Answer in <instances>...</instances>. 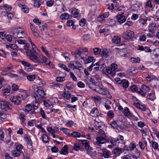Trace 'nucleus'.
Segmentation results:
<instances>
[{
  "label": "nucleus",
  "mask_w": 159,
  "mask_h": 159,
  "mask_svg": "<svg viewBox=\"0 0 159 159\" xmlns=\"http://www.w3.org/2000/svg\"><path fill=\"white\" fill-rule=\"evenodd\" d=\"M94 78V76H92L87 80L86 85L90 88L104 97H108L110 95L109 92L106 89L102 88L99 85H97Z\"/></svg>",
  "instance_id": "f257e3e1"
},
{
  "label": "nucleus",
  "mask_w": 159,
  "mask_h": 159,
  "mask_svg": "<svg viewBox=\"0 0 159 159\" xmlns=\"http://www.w3.org/2000/svg\"><path fill=\"white\" fill-rule=\"evenodd\" d=\"M32 48L30 51L26 52L27 54L30 57V59L34 62H40L41 58L36 55L39 50L37 48L35 45L32 46Z\"/></svg>",
  "instance_id": "f03ea898"
},
{
  "label": "nucleus",
  "mask_w": 159,
  "mask_h": 159,
  "mask_svg": "<svg viewBox=\"0 0 159 159\" xmlns=\"http://www.w3.org/2000/svg\"><path fill=\"white\" fill-rule=\"evenodd\" d=\"M21 93L16 97H11L10 98L11 101L15 104L17 105H20L21 103V100H24L27 97L26 93L25 90L20 89Z\"/></svg>",
  "instance_id": "7ed1b4c3"
},
{
  "label": "nucleus",
  "mask_w": 159,
  "mask_h": 159,
  "mask_svg": "<svg viewBox=\"0 0 159 159\" xmlns=\"http://www.w3.org/2000/svg\"><path fill=\"white\" fill-rule=\"evenodd\" d=\"M100 136L96 137V143L97 145L101 146L102 144L106 143L109 142L107 139V137L105 134V132L102 129L99 130L98 132Z\"/></svg>",
  "instance_id": "20e7f679"
},
{
  "label": "nucleus",
  "mask_w": 159,
  "mask_h": 159,
  "mask_svg": "<svg viewBox=\"0 0 159 159\" xmlns=\"http://www.w3.org/2000/svg\"><path fill=\"white\" fill-rule=\"evenodd\" d=\"M135 36L134 33L133 31L128 30L123 34L122 37L127 42L133 40Z\"/></svg>",
  "instance_id": "39448f33"
},
{
  "label": "nucleus",
  "mask_w": 159,
  "mask_h": 159,
  "mask_svg": "<svg viewBox=\"0 0 159 159\" xmlns=\"http://www.w3.org/2000/svg\"><path fill=\"white\" fill-rule=\"evenodd\" d=\"M45 95L44 91L40 89H38L36 93L34 95V97L35 99V102L36 103H38L42 98H44V96Z\"/></svg>",
  "instance_id": "423d86ee"
},
{
  "label": "nucleus",
  "mask_w": 159,
  "mask_h": 159,
  "mask_svg": "<svg viewBox=\"0 0 159 159\" xmlns=\"http://www.w3.org/2000/svg\"><path fill=\"white\" fill-rule=\"evenodd\" d=\"M110 124L111 126L114 129H120L121 130L124 129L122 123L120 120L114 121L110 123Z\"/></svg>",
  "instance_id": "0eeeda50"
},
{
  "label": "nucleus",
  "mask_w": 159,
  "mask_h": 159,
  "mask_svg": "<svg viewBox=\"0 0 159 159\" xmlns=\"http://www.w3.org/2000/svg\"><path fill=\"white\" fill-rule=\"evenodd\" d=\"M0 106L2 110L7 111V110H11L12 107L8 102L6 101H2L0 103Z\"/></svg>",
  "instance_id": "6e6552de"
},
{
  "label": "nucleus",
  "mask_w": 159,
  "mask_h": 159,
  "mask_svg": "<svg viewBox=\"0 0 159 159\" xmlns=\"http://www.w3.org/2000/svg\"><path fill=\"white\" fill-rule=\"evenodd\" d=\"M74 55H75V57L76 59L81 58L83 60H84L86 57V55L83 53L81 51V48L79 49L74 52Z\"/></svg>",
  "instance_id": "1a4fd4ad"
},
{
  "label": "nucleus",
  "mask_w": 159,
  "mask_h": 159,
  "mask_svg": "<svg viewBox=\"0 0 159 159\" xmlns=\"http://www.w3.org/2000/svg\"><path fill=\"white\" fill-rule=\"evenodd\" d=\"M150 90L149 87L146 85H143L142 87V89H139V91H138V93L141 95L143 97H145L146 96V93L148 92Z\"/></svg>",
  "instance_id": "9d476101"
},
{
  "label": "nucleus",
  "mask_w": 159,
  "mask_h": 159,
  "mask_svg": "<svg viewBox=\"0 0 159 159\" xmlns=\"http://www.w3.org/2000/svg\"><path fill=\"white\" fill-rule=\"evenodd\" d=\"M81 143L87 151L89 152L91 151L92 148L90 146L89 143L88 141L86 140H81Z\"/></svg>",
  "instance_id": "9b49d317"
},
{
  "label": "nucleus",
  "mask_w": 159,
  "mask_h": 159,
  "mask_svg": "<svg viewBox=\"0 0 159 159\" xmlns=\"http://www.w3.org/2000/svg\"><path fill=\"white\" fill-rule=\"evenodd\" d=\"M102 151L103 156L105 158H108L111 157V153L106 148H103Z\"/></svg>",
  "instance_id": "f8f14e48"
},
{
  "label": "nucleus",
  "mask_w": 159,
  "mask_h": 159,
  "mask_svg": "<svg viewBox=\"0 0 159 159\" xmlns=\"http://www.w3.org/2000/svg\"><path fill=\"white\" fill-rule=\"evenodd\" d=\"M124 13L118 15L116 16V18L118 20V21L120 24H122L126 20V18L123 15Z\"/></svg>",
  "instance_id": "ddd939ff"
},
{
  "label": "nucleus",
  "mask_w": 159,
  "mask_h": 159,
  "mask_svg": "<svg viewBox=\"0 0 159 159\" xmlns=\"http://www.w3.org/2000/svg\"><path fill=\"white\" fill-rule=\"evenodd\" d=\"M123 152H124V151H122V148H119L114 149L112 151L113 154L116 157L119 156L120 154Z\"/></svg>",
  "instance_id": "4468645a"
},
{
  "label": "nucleus",
  "mask_w": 159,
  "mask_h": 159,
  "mask_svg": "<svg viewBox=\"0 0 159 159\" xmlns=\"http://www.w3.org/2000/svg\"><path fill=\"white\" fill-rule=\"evenodd\" d=\"M25 76L27 77V79L30 81H33L35 78V75H28L24 71H21V72Z\"/></svg>",
  "instance_id": "2eb2a0df"
},
{
  "label": "nucleus",
  "mask_w": 159,
  "mask_h": 159,
  "mask_svg": "<svg viewBox=\"0 0 159 159\" xmlns=\"http://www.w3.org/2000/svg\"><path fill=\"white\" fill-rule=\"evenodd\" d=\"M38 57H39L41 58V61L40 62H35V63H38V64H41L42 63L44 65H47L48 62H49V61L48 59L45 57L44 56H38Z\"/></svg>",
  "instance_id": "dca6fc26"
},
{
  "label": "nucleus",
  "mask_w": 159,
  "mask_h": 159,
  "mask_svg": "<svg viewBox=\"0 0 159 159\" xmlns=\"http://www.w3.org/2000/svg\"><path fill=\"white\" fill-rule=\"evenodd\" d=\"M115 50L118 52L119 55L121 56L125 57L126 55V50L125 48L120 49L119 48H116Z\"/></svg>",
  "instance_id": "f3484780"
},
{
  "label": "nucleus",
  "mask_w": 159,
  "mask_h": 159,
  "mask_svg": "<svg viewBox=\"0 0 159 159\" xmlns=\"http://www.w3.org/2000/svg\"><path fill=\"white\" fill-rule=\"evenodd\" d=\"M18 6L23 12L25 13H27L29 12V8L26 5L20 4Z\"/></svg>",
  "instance_id": "a211bd4d"
},
{
  "label": "nucleus",
  "mask_w": 159,
  "mask_h": 159,
  "mask_svg": "<svg viewBox=\"0 0 159 159\" xmlns=\"http://www.w3.org/2000/svg\"><path fill=\"white\" fill-rule=\"evenodd\" d=\"M156 24L155 23L150 24L148 27L149 32L152 33H154L156 29Z\"/></svg>",
  "instance_id": "6ab92c4d"
},
{
  "label": "nucleus",
  "mask_w": 159,
  "mask_h": 159,
  "mask_svg": "<svg viewBox=\"0 0 159 159\" xmlns=\"http://www.w3.org/2000/svg\"><path fill=\"white\" fill-rule=\"evenodd\" d=\"M109 141L113 146H116L117 144L120 143L119 139L118 138H111L109 139Z\"/></svg>",
  "instance_id": "aec40b11"
},
{
  "label": "nucleus",
  "mask_w": 159,
  "mask_h": 159,
  "mask_svg": "<svg viewBox=\"0 0 159 159\" xmlns=\"http://www.w3.org/2000/svg\"><path fill=\"white\" fill-rule=\"evenodd\" d=\"M106 71L109 74L111 75L112 76H114L115 74V71L112 68L110 67H107L105 69Z\"/></svg>",
  "instance_id": "412c9836"
},
{
  "label": "nucleus",
  "mask_w": 159,
  "mask_h": 159,
  "mask_svg": "<svg viewBox=\"0 0 159 159\" xmlns=\"http://www.w3.org/2000/svg\"><path fill=\"white\" fill-rule=\"evenodd\" d=\"M68 147L67 145H65L62 148L60 152V153L61 154L66 155L68 153Z\"/></svg>",
  "instance_id": "4be33fe9"
},
{
  "label": "nucleus",
  "mask_w": 159,
  "mask_h": 159,
  "mask_svg": "<svg viewBox=\"0 0 159 159\" xmlns=\"http://www.w3.org/2000/svg\"><path fill=\"white\" fill-rule=\"evenodd\" d=\"M44 2V0H34V5L36 7H39Z\"/></svg>",
  "instance_id": "5701e85b"
},
{
  "label": "nucleus",
  "mask_w": 159,
  "mask_h": 159,
  "mask_svg": "<svg viewBox=\"0 0 159 159\" xmlns=\"http://www.w3.org/2000/svg\"><path fill=\"white\" fill-rule=\"evenodd\" d=\"M79 12L78 10L75 8H72L71 12V15L72 16L76 18L78 16Z\"/></svg>",
  "instance_id": "b1692460"
},
{
  "label": "nucleus",
  "mask_w": 159,
  "mask_h": 159,
  "mask_svg": "<svg viewBox=\"0 0 159 159\" xmlns=\"http://www.w3.org/2000/svg\"><path fill=\"white\" fill-rule=\"evenodd\" d=\"M135 153L131 155L132 158L135 159H138L140 155V151L137 149H136L134 151Z\"/></svg>",
  "instance_id": "393cba45"
},
{
  "label": "nucleus",
  "mask_w": 159,
  "mask_h": 159,
  "mask_svg": "<svg viewBox=\"0 0 159 159\" xmlns=\"http://www.w3.org/2000/svg\"><path fill=\"white\" fill-rule=\"evenodd\" d=\"M90 114L94 115L93 116H98L99 114V111L98 109L96 107H94L90 111Z\"/></svg>",
  "instance_id": "a878e982"
},
{
  "label": "nucleus",
  "mask_w": 159,
  "mask_h": 159,
  "mask_svg": "<svg viewBox=\"0 0 159 159\" xmlns=\"http://www.w3.org/2000/svg\"><path fill=\"white\" fill-rule=\"evenodd\" d=\"M62 96L64 98L66 99L67 100H69L70 98L71 94L70 92L68 91H65L62 94Z\"/></svg>",
  "instance_id": "bb28decb"
},
{
  "label": "nucleus",
  "mask_w": 159,
  "mask_h": 159,
  "mask_svg": "<svg viewBox=\"0 0 159 159\" xmlns=\"http://www.w3.org/2000/svg\"><path fill=\"white\" fill-rule=\"evenodd\" d=\"M109 51L108 50L106 49H103L101 53V56L104 57H107L109 56Z\"/></svg>",
  "instance_id": "cd10ccee"
},
{
  "label": "nucleus",
  "mask_w": 159,
  "mask_h": 159,
  "mask_svg": "<svg viewBox=\"0 0 159 159\" xmlns=\"http://www.w3.org/2000/svg\"><path fill=\"white\" fill-rule=\"evenodd\" d=\"M41 139L43 142L44 143H47L49 142L48 137L45 134H43L41 137Z\"/></svg>",
  "instance_id": "c85d7f7f"
},
{
  "label": "nucleus",
  "mask_w": 159,
  "mask_h": 159,
  "mask_svg": "<svg viewBox=\"0 0 159 159\" xmlns=\"http://www.w3.org/2000/svg\"><path fill=\"white\" fill-rule=\"evenodd\" d=\"M124 115L126 116H129L130 115V112L129 109L127 107H125L123 111Z\"/></svg>",
  "instance_id": "c756f323"
},
{
  "label": "nucleus",
  "mask_w": 159,
  "mask_h": 159,
  "mask_svg": "<svg viewBox=\"0 0 159 159\" xmlns=\"http://www.w3.org/2000/svg\"><path fill=\"white\" fill-rule=\"evenodd\" d=\"M120 38L117 36L114 37L112 39V41L113 43H118L120 42Z\"/></svg>",
  "instance_id": "7c9ffc66"
},
{
  "label": "nucleus",
  "mask_w": 159,
  "mask_h": 159,
  "mask_svg": "<svg viewBox=\"0 0 159 159\" xmlns=\"http://www.w3.org/2000/svg\"><path fill=\"white\" fill-rule=\"evenodd\" d=\"M94 60L93 57H89L87 59L84 60V63L85 64H87L92 62H93Z\"/></svg>",
  "instance_id": "2f4dec72"
},
{
  "label": "nucleus",
  "mask_w": 159,
  "mask_h": 159,
  "mask_svg": "<svg viewBox=\"0 0 159 159\" xmlns=\"http://www.w3.org/2000/svg\"><path fill=\"white\" fill-rule=\"evenodd\" d=\"M94 121V124L95 125L94 126L95 129L97 130L98 129H100V130L101 129V128H102V127L100 125L101 123H100V122L97 121L96 120H95Z\"/></svg>",
  "instance_id": "473e14b6"
},
{
  "label": "nucleus",
  "mask_w": 159,
  "mask_h": 159,
  "mask_svg": "<svg viewBox=\"0 0 159 159\" xmlns=\"http://www.w3.org/2000/svg\"><path fill=\"white\" fill-rule=\"evenodd\" d=\"M20 31L19 30L17 32L15 33H14L13 34V38L15 39H17V38H23V37L21 36V35H20Z\"/></svg>",
  "instance_id": "72a5a7b5"
},
{
  "label": "nucleus",
  "mask_w": 159,
  "mask_h": 159,
  "mask_svg": "<svg viewBox=\"0 0 159 159\" xmlns=\"http://www.w3.org/2000/svg\"><path fill=\"white\" fill-rule=\"evenodd\" d=\"M58 65L59 67L64 69L67 72H69V71L70 70L68 69L67 67L65 65L62 63H59Z\"/></svg>",
  "instance_id": "f704fd0d"
},
{
  "label": "nucleus",
  "mask_w": 159,
  "mask_h": 159,
  "mask_svg": "<svg viewBox=\"0 0 159 159\" xmlns=\"http://www.w3.org/2000/svg\"><path fill=\"white\" fill-rule=\"evenodd\" d=\"M21 153V152H19L15 150L13 151L12 155L14 157H18L20 155Z\"/></svg>",
  "instance_id": "c9c22d12"
},
{
  "label": "nucleus",
  "mask_w": 159,
  "mask_h": 159,
  "mask_svg": "<svg viewBox=\"0 0 159 159\" xmlns=\"http://www.w3.org/2000/svg\"><path fill=\"white\" fill-rule=\"evenodd\" d=\"M147 98L152 101H153L155 100V94L152 93H149L147 97Z\"/></svg>",
  "instance_id": "e433bc0d"
},
{
  "label": "nucleus",
  "mask_w": 159,
  "mask_h": 159,
  "mask_svg": "<svg viewBox=\"0 0 159 159\" xmlns=\"http://www.w3.org/2000/svg\"><path fill=\"white\" fill-rule=\"evenodd\" d=\"M66 88L68 90H70L74 87V85L71 82L68 83L66 86Z\"/></svg>",
  "instance_id": "4c0bfd02"
},
{
  "label": "nucleus",
  "mask_w": 159,
  "mask_h": 159,
  "mask_svg": "<svg viewBox=\"0 0 159 159\" xmlns=\"http://www.w3.org/2000/svg\"><path fill=\"white\" fill-rule=\"evenodd\" d=\"M136 145L135 143L133 142H131L130 144L129 147V151H130L131 152L133 151L134 149L136 148Z\"/></svg>",
  "instance_id": "58836bf2"
},
{
  "label": "nucleus",
  "mask_w": 159,
  "mask_h": 159,
  "mask_svg": "<svg viewBox=\"0 0 159 159\" xmlns=\"http://www.w3.org/2000/svg\"><path fill=\"white\" fill-rule=\"evenodd\" d=\"M101 51V49L99 48H95L93 49L94 53L96 55H98L100 54Z\"/></svg>",
  "instance_id": "ea45409f"
},
{
  "label": "nucleus",
  "mask_w": 159,
  "mask_h": 159,
  "mask_svg": "<svg viewBox=\"0 0 159 159\" xmlns=\"http://www.w3.org/2000/svg\"><path fill=\"white\" fill-rule=\"evenodd\" d=\"M73 61L75 66H77V67H75V69H77L81 67L82 65L79 62L77 61Z\"/></svg>",
  "instance_id": "a19ab883"
},
{
  "label": "nucleus",
  "mask_w": 159,
  "mask_h": 159,
  "mask_svg": "<svg viewBox=\"0 0 159 159\" xmlns=\"http://www.w3.org/2000/svg\"><path fill=\"white\" fill-rule=\"evenodd\" d=\"M32 107L30 104H27L25 107V108L24 111L27 113L29 112L32 109Z\"/></svg>",
  "instance_id": "79ce46f5"
},
{
  "label": "nucleus",
  "mask_w": 159,
  "mask_h": 159,
  "mask_svg": "<svg viewBox=\"0 0 159 159\" xmlns=\"http://www.w3.org/2000/svg\"><path fill=\"white\" fill-rule=\"evenodd\" d=\"M130 89L133 92H136L137 93H138V91H139L138 88L135 85H133L131 86Z\"/></svg>",
  "instance_id": "37998d69"
},
{
  "label": "nucleus",
  "mask_w": 159,
  "mask_h": 159,
  "mask_svg": "<svg viewBox=\"0 0 159 159\" xmlns=\"http://www.w3.org/2000/svg\"><path fill=\"white\" fill-rule=\"evenodd\" d=\"M107 116L109 118H112L114 117V114L112 111H109L107 113Z\"/></svg>",
  "instance_id": "c03bdc74"
},
{
  "label": "nucleus",
  "mask_w": 159,
  "mask_h": 159,
  "mask_svg": "<svg viewBox=\"0 0 159 159\" xmlns=\"http://www.w3.org/2000/svg\"><path fill=\"white\" fill-rule=\"evenodd\" d=\"M22 64L25 67H30L31 65L29 62H26L24 61H20Z\"/></svg>",
  "instance_id": "a18cd8bd"
},
{
  "label": "nucleus",
  "mask_w": 159,
  "mask_h": 159,
  "mask_svg": "<svg viewBox=\"0 0 159 159\" xmlns=\"http://www.w3.org/2000/svg\"><path fill=\"white\" fill-rule=\"evenodd\" d=\"M60 129L61 130H62L63 132L66 134H70V130L68 129L61 127Z\"/></svg>",
  "instance_id": "49530a36"
},
{
  "label": "nucleus",
  "mask_w": 159,
  "mask_h": 159,
  "mask_svg": "<svg viewBox=\"0 0 159 159\" xmlns=\"http://www.w3.org/2000/svg\"><path fill=\"white\" fill-rule=\"evenodd\" d=\"M122 85L123 88H126L128 87L129 86V82L128 81L125 80L122 81Z\"/></svg>",
  "instance_id": "de8ad7c7"
},
{
  "label": "nucleus",
  "mask_w": 159,
  "mask_h": 159,
  "mask_svg": "<svg viewBox=\"0 0 159 159\" xmlns=\"http://www.w3.org/2000/svg\"><path fill=\"white\" fill-rule=\"evenodd\" d=\"M71 135L72 137H79L81 136V134L76 132H74L72 133L71 134Z\"/></svg>",
  "instance_id": "09e8293b"
},
{
  "label": "nucleus",
  "mask_w": 159,
  "mask_h": 159,
  "mask_svg": "<svg viewBox=\"0 0 159 159\" xmlns=\"http://www.w3.org/2000/svg\"><path fill=\"white\" fill-rule=\"evenodd\" d=\"M69 15L67 13H65L61 15L60 17L62 19H67L69 18Z\"/></svg>",
  "instance_id": "8fccbe9b"
},
{
  "label": "nucleus",
  "mask_w": 159,
  "mask_h": 159,
  "mask_svg": "<svg viewBox=\"0 0 159 159\" xmlns=\"http://www.w3.org/2000/svg\"><path fill=\"white\" fill-rule=\"evenodd\" d=\"M6 84V81L2 78H0V89H1L2 85H5Z\"/></svg>",
  "instance_id": "3c124183"
},
{
  "label": "nucleus",
  "mask_w": 159,
  "mask_h": 159,
  "mask_svg": "<svg viewBox=\"0 0 159 159\" xmlns=\"http://www.w3.org/2000/svg\"><path fill=\"white\" fill-rule=\"evenodd\" d=\"M47 130L48 132L51 133V134H54V133H55V131L54 129H52V127H47Z\"/></svg>",
  "instance_id": "603ef678"
},
{
  "label": "nucleus",
  "mask_w": 159,
  "mask_h": 159,
  "mask_svg": "<svg viewBox=\"0 0 159 159\" xmlns=\"http://www.w3.org/2000/svg\"><path fill=\"white\" fill-rule=\"evenodd\" d=\"M65 80V78L62 77H57L56 78V80L60 82H62Z\"/></svg>",
  "instance_id": "864d4df0"
},
{
  "label": "nucleus",
  "mask_w": 159,
  "mask_h": 159,
  "mask_svg": "<svg viewBox=\"0 0 159 159\" xmlns=\"http://www.w3.org/2000/svg\"><path fill=\"white\" fill-rule=\"evenodd\" d=\"M131 61L135 63H139L140 61V59L139 58H135L132 57L130 59Z\"/></svg>",
  "instance_id": "5fc2aeb1"
},
{
  "label": "nucleus",
  "mask_w": 159,
  "mask_h": 159,
  "mask_svg": "<svg viewBox=\"0 0 159 159\" xmlns=\"http://www.w3.org/2000/svg\"><path fill=\"white\" fill-rule=\"evenodd\" d=\"M30 28L33 32L34 35L35 36L36 35V34H37V32L36 31V29L32 24H30Z\"/></svg>",
  "instance_id": "6e6d98bb"
},
{
  "label": "nucleus",
  "mask_w": 159,
  "mask_h": 159,
  "mask_svg": "<svg viewBox=\"0 0 159 159\" xmlns=\"http://www.w3.org/2000/svg\"><path fill=\"white\" fill-rule=\"evenodd\" d=\"M68 67L70 69H72L74 70L75 69V67H77V66H75L73 62V61H71L68 65Z\"/></svg>",
  "instance_id": "4d7b16f0"
},
{
  "label": "nucleus",
  "mask_w": 159,
  "mask_h": 159,
  "mask_svg": "<svg viewBox=\"0 0 159 159\" xmlns=\"http://www.w3.org/2000/svg\"><path fill=\"white\" fill-rule=\"evenodd\" d=\"M74 149L75 151H77L80 149V146L79 144L76 143L74 145Z\"/></svg>",
  "instance_id": "13d9d810"
},
{
  "label": "nucleus",
  "mask_w": 159,
  "mask_h": 159,
  "mask_svg": "<svg viewBox=\"0 0 159 159\" xmlns=\"http://www.w3.org/2000/svg\"><path fill=\"white\" fill-rule=\"evenodd\" d=\"M23 148V147L22 145L19 144L16 146V150L17 151L21 152V150H22Z\"/></svg>",
  "instance_id": "bf43d9fd"
},
{
  "label": "nucleus",
  "mask_w": 159,
  "mask_h": 159,
  "mask_svg": "<svg viewBox=\"0 0 159 159\" xmlns=\"http://www.w3.org/2000/svg\"><path fill=\"white\" fill-rule=\"evenodd\" d=\"M25 115L23 113L20 112L19 118L22 120V122H24L25 120Z\"/></svg>",
  "instance_id": "052dcab7"
},
{
  "label": "nucleus",
  "mask_w": 159,
  "mask_h": 159,
  "mask_svg": "<svg viewBox=\"0 0 159 159\" xmlns=\"http://www.w3.org/2000/svg\"><path fill=\"white\" fill-rule=\"evenodd\" d=\"M54 2L52 0H51L49 1H47L46 2V5L49 7L52 6L54 3Z\"/></svg>",
  "instance_id": "680f3d73"
},
{
  "label": "nucleus",
  "mask_w": 159,
  "mask_h": 159,
  "mask_svg": "<svg viewBox=\"0 0 159 159\" xmlns=\"http://www.w3.org/2000/svg\"><path fill=\"white\" fill-rule=\"evenodd\" d=\"M152 146L154 149H157L158 146V144L155 141H153L152 144Z\"/></svg>",
  "instance_id": "e2e57ef3"
},
{
  "label": "nucleus",
  "mask_w": 159,
  "mask_h": 159,
  "mask_svg": "<svg viewBox=\"0 0 159 159\" xmlns=\"http://www.w3.org/2000/svg\"><path fill=\"white\" fill-rule=\"evenodd\" d=\"M86 22V20L85 19L83 18L80 21V25L81 26H84Z\"/></svg>",
  "instance_id": "0e129e2a"
},
{
  "label": "nucleus",
  "mask_w": 159,
  "mask_h": 159,
  "mask_svg": "<svg viewBox=\"0 0 159 159\" xmlns=\"http://www.w3.org/2000/svg\"><path fill=\"white\" fill-rule=\"evenodd\" d=\"M90 34H85L83 36V40L84 41L90 39Z\"/></svg>",
  "instance_id": "69168bd1"
},
{
  "label": "nucleus",
  "mask_w": 159,
  "mask_h": 159,
  "mask_svg": "<svg viewBox=\"0 0 159 159\" xmlns=\"http://www.w3.org/2000/svg\"><path fill=\"white\" fill-rule=\"evenodd\" d=\"M5 37L7 41L8 42H11L12 40V37L10 35L7 34Z\"/></svg>",
  "instance_id": "338daca9"
},
{
  "label": "nucleus",
  "mask_w": 159,
  "mask_h": 159,
  "mask_svg": "<svg viewBox=\"0 0 159 159\" xmlns=\"http://www.w3.org/2000/svg\"><path fill=\"white\" fill-rule=\"evenodd\" d=\"M4 9L6 11H10L12 8L9 5L6 4L4 6Z\"/></svg>",
  "instance_id": "774afa93"
}]
</instances>
